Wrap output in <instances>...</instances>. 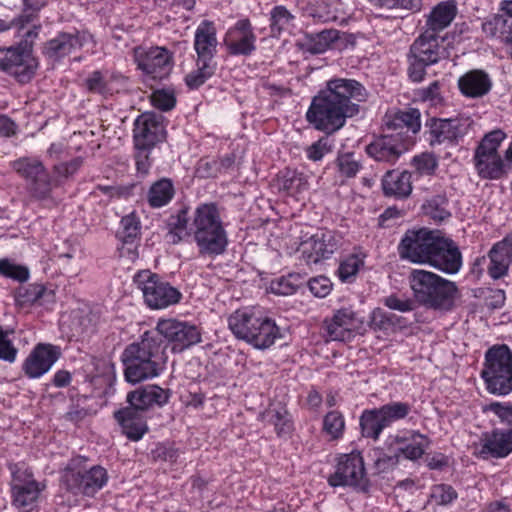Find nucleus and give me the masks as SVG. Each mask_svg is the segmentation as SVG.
I'll use <instances>...</instances> for the list:
<instances>
[{"instance_id": "obj_1", "label": "nucleus", "mask_w": 512, "mask_h": 512, "mask_svg": "<svg viewBox=\"0 0 512 512\" xmlns=\"http://www.w3.org/2000/svg\"><path fill=\"white\" fill-rule=\"evenodd\" d=\"M367 97L368 92L360 82L333 78L313 97L306 119L315 129L331 135L345 125L347 118L359 113V103Z\"/></svg>"}, {"instance_id": "obj_2", "label": "nucleus", "mask_w": 512, "mask_h": 512, "mask_svg": "<svg viewBox=\"0 0 512 512\" xmlns=\"http://www.w3.org/2000/svg\"><path fill=\"white\" fill-rule=\"evenodd\" d=\"M397 249L402 260L429 264L447 274L457 273L462 265L457 245L438 230H407Z\"/></svg>"}, {"instance_id": "obj_3", "label": "nucleus", "mask_w": 512, "mask_h": 512, "mask_svg": "<svg viewBox=\"0 0 512 512\" xmlns=\"http://www.w3.org/2000/svg\"><path fill=\"white\" fill-rule=\"evenodd\" d=\"M408 282L419 305L438 311H450L454 307L458 293L454 282L424 269H413Z\"/></svg>"}, {"instance_id": "obj_4", "label": "nucleus", "mask_w": 512, "mask_h": 512, "mask_svg": "<svg viewBox=\"0 0 512 512\" xmlns=\"http://www.w3.org/2000/svg\"><path fill=\"white\" fill-rule=\"evenodd\" d=\"M162 340L154 332H145L139 342L128 345L121 356L128 382L138 383L153 378L160 372Z\"/></svg>"}, {"instance_id": "obj_5", "label": "nucleus", "mask_w": 512, "mask_h": 512, "mask_svg": "<svg viewBox=\"0 0 512 512\" xmlns=\"http://www.w3.org/2000/svg\"><path fill=\"white\" fill-rule=\"evenodd\" d=\"M190 231L194 235L200 254L217 256L226 250L227 235L216 205L198 206L194 211Z\"/></svg>"}, {"instance_id": "obj_6", "label": "nucleus", "mask_w": 512, "mask_h": 512, "mask_svg": "<svg viewBox=\"0 0 512 512\" xmlns=\"http://www.w3.org/2000/svg\"><path fill=\"white\" fill-rule=\"evenodd\" d=\"M481 376L492 394L507 395L512 391V352L508 346L488 349Z\"/></svg>"}, {"instance_id": "obj_7", "label": "nucleus", "mask_w": 512, "mask_h": 512, "mask_svg": "<svg viewBox=\"0 0 512 512\" xmlns=\"http://www.w3.org/2000/svg\"><path fill=\"white\" fill-rule=\"evenodd\" d=\"M506 134L493 130L484 135L475 149L473 161L478 175L483 179H499L506 173V165L498 149Z\"/></svg>"}, {"instance_id": "obj_8", "label": "nucleus", "mask_w": 512, "mask_h": 512, "mask_svg": "<svg viewBox=\"0 0 512 512\" xmlns=\"http://www.w3.org/2000/svg\"><path fill=\"white\" fill-rule=\"evenodd\" d=\"M134 282L142 291L144 302L151 309H164L181 300L182 294L177 288L149 270L138 272L134 276Z\"/></svg>"}, {"instance_id": "obj_9", "label": "nucleus", "mask_w": 512, "mask_h": 512, "mask_svg": "<svg viewBox=\"0 0 512 512\" xmlns=\"http://www.w3.org/2000/svg\"><path fill=\"white\" fill-rule=\"evenodd\" d=\"M38 61L32 46L25 42L8 48H0V70L19 83H28L35 75Z\"/></svg>"}, {"instance_id": "obj_10", "label": "nucleus", "mask_w": 512, "mask_h": 512, "mask_svg": "<svg viewBox=\"0 0 512 512\" xmlns=\"http://www.w3.org/2000/svg\"><path fill=\"white\" fill-rule=\"evenodd\" d=\"M413 145L410 135L401 130L388 131L376 137L366 146V153L377 162L394 165Z\"/></svg>"}, {"instance_id": "obj_11", "label": "nucleus", "mask_w": 512, "mask_h": 512, "mask_svg": "<svg viewBox=\"0 0 512 512\" xmlns=\"http://www.w3.org/2000/svg\"><path fill=\"white\" fill-rule=\"evenodd\" d=\"M472 121L469 118H431L426 122L428 142L431 147L458 145L468 134Z\"/></svg>"}, {"instance_id": "obj_12", "label": "nucleus", "mask_w": 512, "mask_h": 512, "mask_svg": "<svg viewBox=\"0 0 512 512\" xmlns=\"http://www.w3.org/2000/svg\"><path fill=\"white\" fill-rule=\"evenodd\" d=\"M10 471L13 504L20 512H30L36 506L39 494L45 485L37 482L28 469L18 464H11Z\"/></svg>"}, {"instance_id": "obj_13", "label": "nucleus", "mask_w": 512, "mask_h": 512, "mask_svg": "<svg viewBox=\"0 0 512 512\" xmlns=\"http://www.w3.org/2000/svg\"><path fill=\"white\" fill-rule=\"evenodd\" d=\"M328 483L332 487L351 486L366 490L368 479L361 454L352 452L342 455L338 460L335 472L328 477Z\"/></svg>"}, {"instance_id": "obj_14", "label": "nucleus", "mask_w": 512, "mask_h": 512, "mask_svg": "<svg viewBox=\"0 0 512 512\" xmlns=\"http://www.w3.org/2000/svg\"><path fill=\"white\" fill-rule=\"evenodd\" d=\"M154 335L163 336L172 345V351L180 353L201 341L198 327L176 319L159 320Z\"/></svg>"}, {"instance_id": "obj_15", "label": "nucleus", "mask_w": 512, "mask_h": 512, "mask_svg": "<svg viewBox=\"0 0 512 512\" xmlns=\"http://www.w3.org/2000/svg\"><path fill=\"white\" fill-rule=\"evenodd\" d=\"M107 480V471L101 466H93L84 472L67 467L62 475V481L68 490L86 496H93L103 488Z\"/></svg>"}, {"instance_id": "obj_16", "label": "nucleus", "mask_w": 512, "mask_h": 512, "mask_svg": "<svg viewBox=\"0 0 512 512\" xmlns=\"http://www.w3.org/2000/svg\"><path fill=\"white\" fill-rule=\"evenodd\" d=\"M134 60L138 68L153 79L165 78L173 67L172 53L165 47H137L134 49Z\"/></svg>"}, {"instance_id": "obj_17", "label": "nucleus", "mask_w": 512, "mask_h": 512, "mask_svg": "<svg viewBox=\"0 0 512 512\" xmlns=\"http://www.w3.org/2000/svg\"><path fill=\"white\" fill-rule=\"evenodd\" d=\"M13 169L28 181L32 194L45 198L51 191V178L41 161L23 157L12 163Z\"/></svg>"}, {"instance_id": "obj_18", "label": "nucleus", "mask_w": 512, "mask_h": 512, "mask_svg": "<svg viewBox=\"0 0 512 512\" xmlns=\"http://www.w3.org/2000/svg\"><path fill=\"white\" fill-rule=\"evenodd\" d=\"M410 55L411 59L436 64L442 59L449 58L450 52L445 45V37L425 29L410 46Z\"/></svg>"}, {"instance_id": "obj_19", "label": "nucleus", "mask_w": 512, "mask_h": 512, "mask_svg": "<svg viewBox=\"0 0 512 512\" xmlns=\"http://www.w3.org/2000/svg\"><path fill=\"white\" fill-rule=\"evenodd\" d=\"M337 248L338 242L333 232L321 231L302 241L299 251L303 260L311 265L330 258Z\"/></svg>"}, {"instance_id": "obj_20", "label": "nucleus", "mask_w": 512, "mask_h": 512, "mask_svg": "<svg viewBox=\"0 0 512 512\" xmlns=\"http://www.w3.org/2000/svg\"><path fill=\"white\" fill-rule=\"evenodd\" d=\"M161 117L154 113L138 116L134 123L133 138L137 150H149L164 136Z\"/></svg>"}, {"instance_id": "obj_21", "label": "nucleus", "mask_w": 512, "mask_h": 512, "mask_svg": "<svg viewBox=\"0 0 512 512\" xmlns=\"http://www.w3.org/2000/svg\"><path fill=\"white\" fill-rule=\"evenodd\" d=\"M256 35L248 19H241L231 27L224 38L228 52L231 55L248 56L256 49Z\"/></svg>"}, {"instance_id": "obj_22", "label": "nucleus", "mask_w": 512, "mask_h": 512, "mask_svg": "<svg viewBox=\"0 0 512 512\" xmlns=\"http://www.w3.org/2000/svg\"><path fill=\"white\" fill-rule=\"evenodd\" d=\"M88 38H90V35L86 32H60L44 44L43 54L49 59L58 61L81 49Z\"/></svg>"}, {"instance_id": "obj_23", "label": "nucleus", "mask_w": 512, "mask_h": 512, "mask_svg": "<svg viewBox=\"0 0 512 512\" xmlns=\"http://www.w3.org/2000/svg\"><path fill=\"white\" fill-rule=\"evenodd\" d=\"M359 324L356 314L351 309L343 308L324 322L323 330L329 341H348L359 328Z\"/></svg>"}, {"instance_id": "obj_24", "label": "nucleus", "mask_w": 512, "mask_h": 512, "mask_svg": "<svg viewBox=\"0 0 512 512\" xmlns=\"http://www.w3.org/2000/svg\"><path fill=\"white\" fill-rule=\"evenodd\" d=\"M59 355L57 347L38 344L23 362L22 369L29 378H39L50 370Z\"/></svg>"}, {"instance_id": "obj_25", "label": "nucleus", "mask_w": 512, "mask_h": 512, "mask_svg": "<svg viewBox=\"0 0 512 512\" xmlns=\"http://www.w3.org/2000/svg\"><path fill=\"white\" fill-rule=\"evenodd\" d=\"M479 456L483 459L505 458L512 452V428L493 429L482 434Z\"/></svg>"}, {"instance_id": "obj_26", "label": "nucleus", "mask_w": 512, "mask_h": 512, "mask_svg": "<svg viewBox=\"0 0 512 512\" xmlns=\"http://www.w3.org/2000/svg\"><path fill=\"white\" fill-rule=\"evenodd\" d=\"M505 15H494L482 24L483 32L490 37H499L512 58V0L502 2Z\"/></svg>"}, {"instance_id": "obj_27", "label": "nucleus", "mask_w": 512, "mask_h": 512, "mask_svg": "<svg viewBox=\"0 0 512 512\" xmlns=\"http://www.w3.org/2000/svg\"><path fill=\"white\" fill-rule=\"evenodd\" d=\"M487 272L493 279L505 276L512 264V237H505L495 243L488 253Z\"/></svg>"}, {"instance_id": "obj_28", "label": "nucleus", "mask_w": 512, "mask_h": 512, "mask_svg": "<svg viewBox=\"0 0 512 512\" xmlns=\"http://www.w3.org/2000/svg\"><path fill=\"white\" fill-rule=\"evenodd\" d=\"M169 393L157 385H148L138 388L127 395L130 407L143 413L154 404L162 406L168 402Z\"/></svg>"}, {"instance_id": "obj_29", "label": "nucleus", "mask_w": 512, "mask_h": 512, "mask_svg": "<svg viewBox=\"0 0 512 512\" xmlns=\"http://www.w3.org/2000/svg\"><path fill=\"white\" fill-rule=\"evenodd\" d=\"M114 417L121 426L122 433L132 441L140 440L148 431L143 413L136 411L133 407L127 406L116 411Z\"/></svg>"}, {"instance_id": "obj_30", "label": "nucleus", "mask_w": 512, "mask_h": 512, "mask_svg": "<svg viewBox=\"0 0 512 512\" xmlns=\"http://www.w3.org/2000/svg\"><path fill=\"white\" fill-rule=\"evenodd\" d=\"M194 47L198 55V60L204 62H213L216 53L217 39L216 29L212 22L203 21L195 32Z\"/></svg>"}, {"instance_id": "obj_31", "label": "nucleus", "mask_w": 512, "mask_h": 512, "mask_svg": "<svg viewBox=\"0 0 512 512\" xmlns=\"http://www.w3.org/2000/svg\"><path fill=\"white\" fill-rule=\"evenodd\" d=\"M491 80L482 70H472L461 76L458 80L460 91L468 97H481L491 89Z\"/></svg>"}, {"instance_id": "obj_32", "label": "nucleus", "mask_w": 512, "mask_h": 512, "mask_svg": "<svg viewBox=\"0 0 512 512\" xmlns=\"http://www.w3.org/2000/svg\"><path fill=\"white\" fill-rule=\"evenodd\" d=\"M382 189L386 196L408 197L412 192L411 173L408 171H387L382 179Z\"/></svg>"}, {"instance_id": "obj_33", "label": "nucleus", "mask_w": 512, "mask_h": 512, "mask_svg": "<svg viewBox=\"0 0 512 512\" xmlns=\"http://www.w3.org/2000/svg\"><path fill=\"white\" fill-rule=\"evenodd\" d=\"M257 314L251 310L239 309L232 313L228 318V325L236 338L249 343L255 332L257 324Z\"/></svg>"}, {"instance_id": "obj_34", "label": "nucleus", "mask_w": 512, "mask_h": 512, "mask_svg": "<svg viewBox=\"0 0 512 512\" xmlns=\"http://www.w3.org/2000/svg\"><path fill=\"white\" fill-rule=\"evenodd\" d=\"M255 332L250 338L249 344L257 349H266L274 344L275 340L280 337L279 328L267 317L257 316V324H255Z\"/></svg>"}, {"instance_id": "obj_35", "label": "nucleus", "mask_w": 512, "mask_h": 512, "mask_svg": "<svg viewBox=\"0 0 512 512\" xmlns=\"http://www.w3.org/2000/svg\"><path fill=\"white\" fill-rule=\"evenodd\" d=\"M420 116L419 110L415 108L399 111L386 123L387 130H401L405 135H409V132L416 134L421 128Z\"/></svg>"}, {"instance_id": "obj_36", "label": "nucleus", "mask_w": 512, "mask_h": 512, "mask_svg": "<svg viewBox=\"0 0 512 512\" xmlns=\"http://www.w3.org/2000/svg\"><path fill=\"white\" fill-rule=\"evenodd\" d=\"M456 14V6L449 1L441 2L435 6L426 21V30L440 34L450 25Z\"/></svg>"}, {"instance_id": "obj_37", "label": "nucleus", "mask_w": 512, "mask_h": 512, "mask_svg": "<svg viewBox=\"0 0 512 512\" xmlns=\"http://www.w3.org/2000/svg\"><path fill=\"white\" fill-rule=\"evenodd\" d=\"M338 38L339 32L335 29H327L319 33L306 34L302 47L312 54H321L325 52Z\"/></svg>"}, {"instance_id": "obj_38", "label": "nucleus", "mask_w": 512, "mask_h": 512, "mask_svg": "<svg viewBox=\"0 0 512 512\" xmlns=\"http://www.w3.org/2000/svg\"><path fill=\"white\" fill-rule=\"evenodd\" d=\"M276 186L279 190L287 193H299L308 188V181L303 173L285 168L277 175Z\"/></svg>"}, {"instance_id": "obj_39", "label": "nucleus", "mask_w": 512, "mask_h": 512, "mask_svg": "<svg viewBox=\"0 0 512 512\" xmlns=\"http://www.w3.org/2000/svg\"><path fill=\"white\" fill-rule=\"evenodd\" d=\"M175 193L170 179L163 178L156 181L149 189L148 202L151 207L159 208L168 204Z\"/></svg>"}, {"instance_id": "obj_40", "label": "nucleus", "mask_w": 512, "mask_h": 512, "mask_svg": "<svg viewBox=\"0 0 512 512\" xmlns=\"http://www.w3.org/2000/svg\"><path fill=\"white\" fill-rule=\"evenodd\" d=\"M263 418L272 424L280 437H287L293 430V424L289 413L285 408H270L263 414Z\"/></svg>"}, {"instance_id": "obj_41", "label": "nucleus", "mask_w": 512, "mask_h": 512, "mask_svg": "<svg viewBox=\"0 0 512 512\" xmlns=\"http://www.w3.org/2000/svg\"><path fill=\"white\" fill-rule=\"evenodd\" d=\"M360 426L364 437L377 440L382 430L386 428L381 420L378 409L365 410L360 417Z\"/></svg>"}, {"instance_id": "obj_42", "label": "nucleus", "mask_w": 512, "mask_h": 512, "mask_svg": "<svg viewBox=\"0 0 512 512\" xmlns=\"http://www.w3.org/2000/svg\"><path fill=\"white\" fill-rule=\"evenodd\" d=\"M303 283L304 281L300 274L292 273L272 281L270 289L274 294L288 296L294 294Z\"/></svg>"}, {"instance_id": "obj_43", "label": "nucleus", "mask_w": 512, "mask_h": 512, "mask_svg": "<svg viewBox=\"0 0 512 512\" xmlns=\"http://www.w3.org/2000/svg\"><path fill=\"white\" fill-rule=\"evenodd\" d=\"M377 409L382 422L388 427L393 422L404 419L410 413L411 406L405 402H391Z\"/></svg>"}, {"instance_id": "obj_44", "label": "nucleus", "mask_w": 512, "mask_h": 512, "mask_svg": "<svg viewBox=\"0 0 512 512\" xmlns=\"http://www.w3.org/2000/svg\"><path fill=\"white\" fill-rule=\"evenodd\" d=\"M424 213L437 222H442L451 216L448 200L445 196L437 195L427 200L423 205Z\"/></svg>"}, {"instance_id": "obj_45", "label": "nucleus", "mask_w": 512, "mask_h": 512, "mask_svg": "<svg viewBox=\"0 0 512 512\" xmlns=\"http://www.w3.org/2000/svg\"><path fill=\"white\" fill-rule=\"evenodd\" d=\"M141 224L138 217L131 213L126 215L121 220V230L117 235L119 239L125 244H132L139 237Z\"/></svg>"}, {"instance_id": "obj_46", "label": "nucleus", "mask_w": 512, "mask_h": 512, "mask_svg": "<svg viewBox=\"0 0 512 512\" xmlns=\"http://www.w3.org/2000/svg\"><path fill=\"white\" fill-rule=\"evenodd\" d=\"M197 70L186 75L185 81L190 88H198L215 72L216 63L197 61Z\"/></svg>"}, {"instance_id": "obj_47", "label": "nucleus", "mask_w": 512, "mask_h": 512, "mask_svg": "<svg viewBox=\"0 0 512 512\" xmlns=\"http://www.w3.org/2000/svg\"><path fill=\"white\" fill-rule=\"evenodd\" d=\"M168 225L170 227L167 235L169 237V241L176 244L182 239L183 235L187 234V211L181 210L176 216H171Z\"/></svg>"}, {"instance_id": "obj_48", "label": "nucleus", "mask_w": 512, "mask_h": 512, "mask_svg": "<svg viewBox=\"0 0 512 512\" xmlns=\"http://www.w3.org/2000/svg\"><path fill=\"white\" fill-rule=\"evenodd\" d=\"M294 16L284 6H276L270 13V28L271 33L279 35L284 29L288 27Z\"/></svg>"}, {"instance_id": "obj_49", "label": "nucleus", "mask_w": 512, "mask_h": 512, "mask_svg": "<svg viewBox=\"0 0 512 512\" xmlns=\"http://www.w3.org/2000/svg\"><path fill=\"white\" fill-rule=\"evenodd\" d=\"M110 84L111 79L101 71H93L85 80V85L88 91L100 95H107L112 93Z\"/></svg>"}, {"instance_id": "obj_50", "label": "nucleus", "mask_w": 512, "mask_h": 512, "mask_svg": "<svg viewBox=\"0 0 512 512\" xmlns=\"http://www.w3.org/2000/svg\"><path fill=\"white\" fill-rule=\"evenodd\" d=\"M307 13L312 18L321 22L335 21L337 19L336 11L325 0H316L307 8Z\"/></svg>"}, {"instance_id": "obj_51", "label": "nucleus", "mask_w": 512, "mask_h": 512, "mask_svg": "<svg viewBox=\"0 0 512 512\" xmlns=\"http://www.w3.org/2000/svg\"><path fill=\"white\" fill-rule=\"evenodd\" d=\"M345 427L343 416L338 411H331L326 414L323 421L324 431L331 436L332 439H338L342 436Z\"/></svg>"}, {"instance_id": "obj_52", "label": "nucleus", "mask_w": 512, "mask_h": 512, "mask_svg": "<svg viewBox=\"0 0 512 512\" xmlns=\"http://www.w3.org/2000/svg\"><path fill=\"white\" fill-rule=\"evenodd\" d=\"M396 325V315L388 313L381 308L373 310L370 317V326L374 330L388 331Z\"/></svg>"}, {"instance_id": "obj_53", "label": "nucleus", "mask_w": 512, "mask_h": 512, "mask_svg": "<svg viewBox=\"0 0 512 512\" xmlns=\"http://www.w3.org/2000/svg\"><path fill=\"white\" fill-rule=\"evenodd\" d=\"M412 166L420 175H432L438 166V161L433 153L424 152L413 157Z\"/></svg>"}, {"instance_id": "obj_54", "label": "nucleus", "mask_w": 512, "mask_h": 512, "mask_svg": "<svg viewBox=\"0 0 512 512\" xmlns=\"http://www.w3.org/2000/svg\"><path fill=\"white\" fill-rule=\"evenodd\" d=\"M0 274L19 282H24L29 278L27 267L15 264L8 259L0 260Z\"/></svg>"}, {"instance_id": "obj_55", "label": "nucleus", "mask_w": 512, "mask_h": 512, "mask_svg": "<svg viewBox=\"0 0 512 512\" xmlns=\"http://www.w3.org/2000/svg\"><path fill=\"white\" fill-rule=\"evenodd\" d=\"M363 265V260L357 255H350L341 261L338 268V276L343 282H349L358 273Z\"/></svg>"}, {"instance_id": "obj_56", "label": "nucleus", "mask_w": 512, "mask_h": 512, "mask_svg": "<svg viewBox=\"0 0 512 512\" xmlns=\"http://www.w3.org/2000/svg\"><path fill=\"white\" fill-rule=\"evenodd\" d=\"M458 497V494L456 490L448 484H437L434 485L431 489L430 498L437 504V505H449L452 503L456 498Z\"/></svg>"}, {"instance_id": "obj_57", "label": "nucleus", "mask_w": 512, "mask_h": 512, "mask_svg": "<svg viewBox=\"0 0 512 512\" xmlns=\"http://www.w3.org/2000/svg\"><path fill=\"white\" fill-rule=\"evenodd\" d=\"M370 3L379 10H391V9H407V10H419V0H369Z\"/></svg>"}, {"instance_id": "obj_58", "label": "nucleus", "mask_w": 512, "mask_h": 512, "mask_svg": "<svg viewBox=\"0 0 512 512\" xmlns=\"http://www.w3.org/2000/svg\"><path fill=\"white\" fill-rule=\"evenodd\" d=\"M47 293L46 288L41 284H30L18 292V298L23 303H36Z\"/></svg>"}, {"instance_id": "obj_59", "label": "nucleus", "mask_w": 512, "mask_h": 512, "mask_svg": "<svg viewBox=\"0 0 512 512\" xmlns=\"http://www.w3.org/2000/svg\"><path fill=\"white\" fill-rule=\"evenodd\" d=\"M18 350L14 347L8 337V333L0 327V359L13 363L16 359Z\"/></svg>"}, {"instance_id": "obj_60", "label": "nucleus", "mask_w": 512, "mask_h": 512, "mask_svg": "<svg viewBox=\"0 0 512 512\" xmlns=\"http://www.w3.org/2000/svg\"><path fill=\"white\" fill-rule=\"evenodd\" d=\"M337 162L340 173L348 178L356 176L361 167L360 163L349 153L339 156Z\"/></svg>"}, {"instance_id": "obj_61", "label": "nucleus", "mask_w": 512, "mask_h": 512, "mask_svg": "<svg viewBox=\"0 0 512 512\" xmlns=\"http://www.w3.org/2000/svg\"><path fill=\"white\" fill-rule=\"evenodd\" d=\"M151 101L154 107L162 111L171 110L176 103L173 93L165 90L155 91L151 96Z\"/></svg>"}, {"instance_id": "obj_62", "label": "nucleus", "mask_w": 512, "mask_h": 512, "mask_svg": "<svg viewBox=\"0 0 512 512\" xmlns=\"http://www.w3.org/2000/svg\"><path fill=\"white\" fill-rule=\"evenodd\" d=\"M309 289L311 293L319 298L326 297L332 289V283L329 280V278L325 276H318L315 278H312L308 282Z\"/></svg>"}, {"instance_id": "obj_63", "label": "nucleus", "mask_w": 512, "mask_h": 512, "mask_svg": "<svg viewBox=\"0 0 512 512\" xmlns=\"http://www.w3.org/2000/svg\"><path fill=\"white\" fill-rule=\"evenodd\" d=\"M151 454L154 460L174 463L179 456V451L173 446L158 444L156 448L152 450Z\"/></svg>"}, {"instance_id": "obj_64", "label": "nucleus", "mask_w": 512, "mask_h": 512, "mask_svg": "<svg viewBox=\"0 0 512 512\" xmlns=\"http://www.w3.org/2000/svg\"><path fill=\"white\" fill-rule=\"evenodd\" d=\"M331 151V146L328 144L327 138H321L312 145H310L307 150V157L312 161H320L325 154Z\"/></svg>"}]
</instances>
